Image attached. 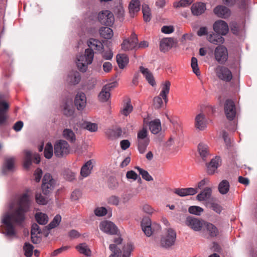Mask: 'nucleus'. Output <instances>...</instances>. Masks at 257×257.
<instances>
[{
  "mask_svg": "<svg viewBox=\"0 0 257 257\" xmlns=\"http://www.w3.org/2000/svg\"><path fill=\"white\" fill-rule=\"evenodd\" d=\"M142 12L143 13V18L145 22H150L152 18V13L151 9L147 4L143 5Z\"/></svg>",
  "mask_w": 257,
  "mask_h": 257,
  "instance_id": "40",
  "label": "nucleus"
},
{
  "mask_svg": "<svg viewBox=\"0 0 257 257\" xmlns=\"http://www.w3.org/2000/svg\"><path fill=\"white\" fill-rule=\"evenodd\" d=\"M206 5L204 3L198 2L192 5L191 8L192 14L194 16H199L205 11Z\"/></svg>",
  "mask_w": 257,
  "mask_h": 257,
  "instance_id": "27",
  "label": "nucleus"
},
{
  "mask_svg": "<svg viewBox=\"0 0 257 257\" xmlns=\"http://www.w3.org/2000/svg\"><path fill=\"white\" fill-rule=\"evenodd\" d=\"M108 186L112 189L116 188L118 186V182L116 179L113 177L110 178L108 182Z\"/></svg>",
  "mask_w": 257,
  "mask_h": 257,
  "instance_id": "64",
  "label": "nucleus"
},
{
  "mask_svg": "<svg viewBox=\"0 0 257 257\" xmlns=\"http://www.w3.org/2000/svg\"><path fill=\"white\" fill-rule=\"evenodd\" d=\"M207 40L214 45L222 44L224 42V39L220 34L214 33L213 32H209L206 37Z\"/></svg>",
  "mask_w": 257,
  "mask_h": 257,
  "instance_id": "23",
  "label": "nucleus"
},
{
  "mask_svg": "<svg viewBox=\"0 0 257 257\" xmlns=\"http://www.w3.org/2000/svg\"><path fill=\"white\" fill-rule=\"evenodd\" d=\"M64 176L66 179L70 181L75 179L76 177L75 173L70 171L66 172L64 174Z\"/></svg>",
  "mask_w": 257,
  "mask_h": 257,
  "instance_id": "63",
  "label": "nucleus"
},
{
  "mask_svg": "<svg viewBox=\"0 0 257 257\" xmlns=\"http://www.w3.org/2000/svg\"><path fill=\"white\" fill-rule=\"evenodd\" d=\"M34 246L29 242H26L23 246L24 254L26 257H31L33 254Z\"/></svg>",
  "mask_w": 257,
  "mask_h": 257,
  "instance_id": "48",
  "label": "nucleus"
},
{
  "mask_svg": "<svg viewBox=\"0 0 257 257\" xmlns=\"http://www.w3.org/2000/svg\"><path fill=\"white\" fill-rule=\"evenodd\" d=\"M133 109V106L130 103V102H128L123 106L120 112L122 114L127 116L132 111Z\"/></svg>",
  "mask_w": 257,
  "mask_h": 257,
  "instance_id": "56",
  "label": "nucleus"
},
{
  "mask_svg": "<svg viewBox=\"0 0 257 257\" xmlns=\"http://www.w3.org/2000/svg\"><path fill=\"white\" fill-rule=\"evenodd\" d=\"M135 168L138 170L140 175H142V178L146 181H150L153 180L152 177L146 170L141 168L139 167H136Z\"/></svg>",
  "mask_w": 257,
  "mask_h": 257,
  "instance_id": "52",
  "label": "nucleus"
},
{
  "mask_svg": "<svg viewBox=\"0 0 257 257\" xmlns=\"http://www.w3.org/2000/svg\"><path fill=\"white\" fill-rule=\"evenodd\" d=\"M81 80L80 73L77 71L70 72L67 77V81L70 84L75 85L78 84Z\"/></svg>",
  "mask_w": 257,
  "mask_h": 257,
  "instance_id": "31",
  "label": "nucleus"
},
{
  "mask_svg": "<svg viewBox=\"0 0 257 257\" xmlns=\"http://www.w3.org/2000/svg\"><path fill=\"white\" fill-rule=\"evenodd\" d=\"M150 143L148 132L146 128L139 131L137 134V144L139 152L143 154Z\"/></svg>",
  "mask_w": 257,
  "mask_h": 257,
  "instance_id": "4",
  "label": "nucleus"
},
{
  "mask_svg": "<svg viewBox=\"0 0 257 257\" xmlns=\"http://www.w3.org/2000/svg\"><path fill=\"white\" fill-rule=\"evenodd\" d=\"M74 102L75 106L78 110H83L87 103L85 94L83 92L78 93L75 97Z\"/></svg>",
  "mask_w": 257,
  "mask_h": 257,
  "instance_id": "20",
  "label": "nucleus"
},
{
  "mask_svg": "<svg viewBox=\"0 0 257 257\" xmlns=\"http://www.w3.org/2000/svg\"><path fill=\"white\" fill-rule=\"evenodd\" d=\"M193 2L192 0H180L179 2H175L173 3V7L175 8L180 7H187Z\"/></svg>",
  "mask_w": 257,
  "mask_h": 257,
  "instance_id": "51",
  "label": "nucleus"
},
{
  "mask_svg": "<svg viewBox=\"0 0 257 257\" xmlns=\"http://www.w3.org/2000/svg\"><path fill=\"white\" fill-rule=\"evenodd\" d=\"M215 60L220 64H224L228 59V51L222 45L217 46L214 50Z\"/></svg>",
  "mask_w": 257,
  "mask_h": 257,
  "instance_id": "11",
  "label": "nucleus"
},
{
  "mask_svg": "<svg viewBox=\"0 0 257 257\" xmlns=\"http://www.w3.org/2000/svg\"><path fill=\"white\" fill-rule=\"evenodd\" d=\"M94 213L97 216H102L107 213V210L105 207H99L95 209Z\"/></svg>",
  "mask_w": 257,
  "mask_h": 257,
  "instance_id": "60",
  "label": "nucleus"
},
{
  "mask_svg": "<svg viewBox=\"0 0 257 257\" xmlns=\"http://www.w3.org/2000/svg\"><path fill=\"white\" fill-rule=\"evenodd\" d=\"M61 220V216L60 215H57L49 225L47 226H45V228H47L48 230L53 229L59 224Z\"/></svg>",
  "mask_w": 257,
  "mask_h": 257,
  "instance_id": "47",
  "label": "nucleus"
},
{
  "mask_svg": "<svg viewBox=\"0 0 257 257\" xmlns=\"http://www.w3.org/2000/svg\"><path fill=\"white\" fill-rule=\"evenodd\" d=\"M98 19L101 24L108 26H111L114 21L113 14L108 10L102 11L100 12L98 15Z\"/></svg>",
  "mask_w": 257,
  "mask_h": 257,
  "instance_id": "10",
  "label": "nucleus"
},
{
  "mask_svg": "<svg viewBox=\"0 0 257 257\" xmlns=\"http://www.w3.org/2000/svg\"><path fill=\"white\" fill-rule=\"evenodd\" d=\"M140 71L148 82L152 86L156 85V81L152 73L147 68L140 67Z\"/></svg>",
  "mask_w": 257,
  "mask_h": 257,
  "instance_id": "25",
  "label": "nucleus"
},
{
  "mask_svg": "<svg viewBox=\"0 0 257 257\" xmlns=\"http://www.w3.org/2000/svg\"><path fill=\"white\" fill-rule=\"evenodd\" d=\"M100 35L106 39H110L113 36V31L108 27H102L99 30Z\"/></svg>",
  "mask_w": 257,
  "mask_h": 257,
  "instance_id": "42",
  "label": "nucleus"
},
{
  "mask_svg": "<svg viewBox=\"0 0 257 257\" xmlns=\"http://www.w3.org/2000/svg\"><path fill=\"white\" fill-rule=\"evenodd\" d=\"M209 183V180L204 178L198 182L196 188H176L174 193H197L199 190H203Z\"/></svg>",
  "mask_w": 257,
  "mask_h": 257,
  "instance_id": "9",
  "label": "nucleus"
},
{
  "mask_svg": "<svg viewBox=\"0 0 257 257\" xmlns=\"http://www.w3.org/2000/svg\"><path fill=\"white\" fill-rule=\"evenodd\" d=\"M220 162V158L219 157H215L212 159L210 163L207 166L208 172L209 174H213L216 169H217Z\"/></svg>",
  "mask_w": 257,
  "mask_h": 257,
  "instance_id": "39",
  "label": "nucleus"
},
{
  "mask_svg": "<svg viewBox=\"0 0 257 257\" xmlns=\"http://www.w3.org/2000/svg\"><path fill=\"white\" fill-rule=\"evenodd\" d=\"M25 157L24 160V166L28 168L31 165L32 159L34 158V162L38 164L40 162V157L37 154H32L31 151L26 150L25 151Z\"/></svg>",
  "mask_w": 257,
  "mask_h": 257,
  "instance_id": "15",
  "label": "nucleus"
},
{
  "mask_svg": "<svg viewBox=\"0 0 257 257\" xmlns=\"http://www.w3.org/2000/svg\"><path fill=\"white\" fill-rule=\"evenodd\" d=\"M53 154V146L50 143L46 144L44 149V156L47 159H50Z\"/></svg>",
  "mask_w": 257,
  "mask_h": 257,
  "instance_id": "53",
  "label": "nucleus"
},
{
  "mask_svg": "<svg viewBox=\"0 0 257 257\" xmlns=\"http://www.w3.org/2000/svg\"><path fill=\"white\" fill-rule=\"evenodd\" d=\"M138 40L137 35L133 33L128 39L123 40L121 48L124 51H128L136 48L138 46Z\"/></svg>",
  "mask_w": 257,
  "mask_h": 257,
  "instance_id": "14",
  "label": "nucleus"
},
{
  "mask_svg": "<svg viewBox=\"0 0 257 257\" xmlns=\"http://www.w3.org/2000/svg\"><path fill=\"white\" fill-rule=\"evenodd\" d=\"M93 168V161L89 160L81 168V175L83 177H87Z\"/></svg>",
  "mask_w": 257,
  "mask_h": 257,
  "instance_id": "36",
  "label": "nucleus"
},
{
  "mask_svg": "<svg viewBox=\"0 0 257 257\" xmlns=\"http://www.w3.org/2000/svg\"><path fill=\"white\" fill-rule=\"evenodd\" d=\"M211 194H198L197 199L199 201H204L206 205L217 213H220L222 207L219 204L216 199L211 196Z\"/></svg>",
  "mask_w": 257,
  "mask_h": 257,
  "instance_id": "5",
  "label": "nucleus"
},
{
  "mask_svg": "<svg viewBox=\"0 0 257 257\" xmlns=\"http://www.w3.org/2000/svg\"><path fill=\"white\" fill-rule=\"evenodd\" d=\"M76 249L79 253L86 256H90L91 251L86 243H80L76 246Z\"/></svg>",
  "mask_w": 257,
  "mask_h": 257,
  "instance_id": "38",
  "label": "nucleus"
},
{
  "mask_svg": "<svg viewBox=\"0 0 257 257\" xmlns=\"http://www.w3.org/2000/svg\"><path fill=\"white\" fill-rule=\"evenodd\" d=\"M35 218L37 222L41 225H45L48 222V216L42 212H37L35 214Z\"/></svg>",
  "mask_w": 257,
  "mask_h": 257,
  "instance_id": "43",
  "label": "nucleus"
},
{
  "mask_svg": "<svg viewBox=\"0 0 257 257\" xmlns=\"http://www.w3.org/2000/svg\"><path fill=\"white\" fill-rule=\"evenodd\" d=\"M224 112L227 118L232 120L236 114L234 102L231 100H227L224 104Z\"/></svg>",
  "mask_w": 257,
  "mask_h": 257,
  "instance_id": "18",
  "label": "nucleus"
},
{
  "mask_svg": "<svg viewBox=\"0 0 257 257\" xmlns=\"http://www.w3.org/2000/svg\"><path fill=\"white\" fill-rule=\"evenodd\" d=\"M174 44V40L171 38L162 39L160 43V49L162 52H167L171 49Z\"/></svg>",
  "mask_w": 257,
  "mask_h": 257,
  "instance_id": "26",
  "label": "nucleus"
},
{
  "mask_svg": "<svg viewBox=\"0 0 257 257\" xmlns=\"http://www.w3.org/2000/svg\"><path fill=\"white\" fill-rule=\"evenodd\" d=\"M171 87V82L168 80H165L161 83V90L160 93V96L163 99L165 104L168 101V95L169 93Z\"/></svg>",
  "mask_w": 257,
  "mask_h": 257,
  "instance_id": "24",
  "label": "nucleus"
},
{
  "mask_svg": "<svg viewBox=\"0 0 257 257\" xmlns=\"http://www.w3.org/2000/svg\"><path fill=\"white\" fill-rule=\"evenodd\" d=\"M94 53L91 49H86L83 55H79L76 57V63L78 69L81 72H85L88 66L93 61Z\"/></svg>",
  "mask_w": 257,
  "mask_h": 257,
  "instance_id": "3",
  "label": "nucleus"
},
{
  "mask_svg": "<svg viewBox=\"0 0 257 257\" xmlns=\"http://www.w3.org/2000/svg\"><path fill=\"white\" fill-rule=\"evenodd\" d=\"M122 238L118 236L114 239L115 244L109 245V248L112 252L109 257H131L132 251L134 249V246L132 243H127L124 246L122 249V253L120 248L117 246V244H120L122 242Z\"/></svg>",
  "mask_w": 257,
  "mask_h": 257,
  "instance_id": "2",
  "label": "nucleus"
},
{
  "mask_svg": "<svg viewBox=\"0 0 257 257\" xmlns=\"http://www.w3.org/2000/svg\"><path fill=\"white\" fill-rule=\"evenodd\" d=\"M191 66L193 70V72L197 76L200 75V72L198 65V61L196 58L192 57L191 59Z\"/></svg>",
  "mask_w": 257,
  "mask_h": 257,
  "instance_id": "54",
  "label": "nucleus"
},
{
  "mask_svg": "<svg viewBox=\"0 0 257 257\" xmlns=\"http://www.w3.org/2000/svg\"><path fill=\"white\" fill-rule=\"evenodd\" d=\"M31 200L29 194H23L18 198L10 213L6 214L3 219L5 225V231L8 235H14L15 233L14 224L21 225L26 219V213L29 210Z\"/></svg>",
  "mask_w": 257,
  "mask_h": 257,
  "instance_id": "1",
  "label": "nucleus"
},
{
  "mask_svg": "<svg viewBox=\"0 0 257 257\" xmlns=\"http://www.w3.org/2000/svg\"><path fill=\"white\" fill-rule=\"evenodd\" d=\"M229 189V182L225 180H222L218 185V190L220 193H227Z\"/></svg>",
  "mask_w": 257,
  "mask_h": 257,
  "instance_id": "49",
  "label": "nucleus"
},
{
  "mask_svg": "<svg viewBox=\"0 0 257 257\" xmlns=\"http://www.w3.org/2000/svg\"><path fill=\"white\" fill-rule=\"evenodd\" d=\"M198 152L200 157L204 160L209 156L208 148L207 145L200 143L198 147Z\"/></svg>",
  "mask_w": 257,
  "mask_h": 257,
  "instance_id": "41",
  "label": "nucleus"
},
{
  "mask_svg": "<svg viewBox=\"0 0 257 257\" xmlns=\"http://www.w3.org/2000/svg\"><path fill=\"white\" fill-rule=\"evenodd\" d=\"M190 213L196 215H200L201 213L203 211V209L197 206H190L188 209Z\"/></svg>",
  "mask_w": 257,
  "mask_h": 257,
  "instance_id": "57",
  "label": "nucleus"
},
{
  "mask_svg": "<svg viewBox=\"0 0 257 257\" xmlns=\"http://www.w3.org/2000/svg\"><path fill=\"white\" fill-rule=\"evenodd\" d=\"M55 182L49 173L45 174L43 178L42 189L43 192H50L54 188Z\"/></svg>",
  "mask_w": 257,
  "mask_h": 257,
  "instance_id": "17",
  "label": "nucleus"
},
{
  "mask_svg": "<svg viewBox=\"0 0 257 257\" xmlns=\"http://www.w3.org/2000/svg\"><path fill=\"white\" fill-rule=\"evenodd\" d=\"M185 224L196 231H200L203 226V223L200 220L191 216L186 218Z\"/></svg>",
  "mask_w": 257,
  "mask_h": 257,
  "instance_id": "21",
  "label": "nucleus"
},
{
  "mask_svg": "<svg viewBox=\"0 0 257 257\" xmlns=\"http://www.w3.org/2000/svg\"><path fill=\"white\" fill-rule=\"evenodd\" d=\"M204 226L210 237H214L219 235V232L218 228L212 223L205 222Z\"/></svg>",
  "mask_w": 257,
  "mask_h": 257,
  "instance_id": "34",
  "label": "nucleus"
},
{
  "mask_svg": "<svg viewBox=\"0 0 257 257\" xmlns=\"http://www.w3.org/2000/svg\"><path fill=\"white\" fill-rule=\"evenodd\" d=\"M215 32L221 35H225L228 32V26L227 24L222 20L216 21L213 26Z\"/></svg>",
  "mask_w": 257,
  "mask_h": 257,
  "instance_id": "19",
  "label": "nucleus"
},
{
  "mask_svg": "<svg viewBox=\"0 0 257 257\" xmlns=\"http://www.w3.org/2000/svg\"><path fill=\"white\" fill-rule=\"evenodd\" d=\"M142 230L148 236H150L153 233L151 220L148 218H144L141 223Z\"/></svg>",
  "mask_w": 257,
  "mask_h": 257,
  "instance_id": "30",
  "label": "nucleus"
},
{
  "mask_svg": "<svg viewBox=\"0 0 257 257\" xmlns=\"http://www.w3.org/2000/svg\"><path fill=\"white\" fill-rule=\"evenodd\" d=\"M63 137L70 142H74L76 136L74 133L70 129H65L63 132Z\"/></svg>",
  "mask_w": 257,
  "mask_h": 257,
  "instance_id": "44",
  "label": "nucleus"
},
{
  "mask_svg": "<svg viewBox=\"0 0 257 257\" xmlns=\"http://www.w3.org/2000/svg\"><path fill=\"white\" fill-rule=\"evenodd\" d=\"M176 239V231L172 228H169L161 238L160 246L163 248H168L174 245Z\"/></svg>",
  "mask_w": 257,
  "mask_h": 257,
  "instance_id": "6",
  "label": "nucleus"
},
{
  "mask_svg": "<svg viewBox=\"0 0 257 257\" xmlns=\"http://www.w3.org/2000/svg\"><path fill=\"white\" fill-rule=\"evenodd\" d=\"M126 177L128 179H132L134 181L137 180L138 178V174L134 171H128L126 172Z\"/></svg>",
  "mask_w": 257,
  "mask_h": 257,
  "instance_id": "62",
  "label": "nucleus"
},
{
  "mask_svg": "<svg viewBox=\"0 0 257 257\" xmlns=\"http://www.w3.org/2000/svg\"><path fill=\"white\" fill-rule=\"evenodd\" d=\"M214 14L219 18L226 19L231 14L230 10L223 5H218L213 10Z\"/></svg>",
  "mask_w": 257,
  "mask_h": 257,
  "instance_id": "22",
  "label": "nucleus"
},
{
  "mask_svg": "<svg viewBox=\"0 0 257 257\" xmlns=\"http://www.w3.org/2000/svg\"><path fill=\"white\" fill-rule=\"evenodd\" d=\"M129 11L131 17H134L140 10V2L139 0H132L129 5Z\"/></svg>",
  "mask_w": 257,
  "mask_h": 257,
  "instance_id": "33",
  "label": "nucleus"
},
{
  "mask_svg": "<svg viewBox=\"0 0 257 257\" xmlns=\"http://www.w3.org/2000/svg\"><path fill=\"white\" fill-rule=\"evenodd\" d=\"M149 129L153 134H158L162 130L161 123L159 119H155L149 123Z\"/></svg>",
  "mask_w": 257,
  "mask_h": 257,
  "instance_id": "32",
  "label": "nucleus"
},
{
  "mask_svg": "<svg viewBox=\"0 0 257 257\" xmlns=\"http://www.w3.org/2000/svg\"><path fill=\"white\" fill-rule=\"evenodd\" d=\"M99 227L101 230L109 234H117L118 232L117 227L110 221L104 220L101 222Z\"/></svg>",
  "mask_w": 257,
  "mask_h": 257,
  "instance_id": "13",
  "label": "nucleus"
},
{
  "mask_svg": "<svg viewBox=\"0 0 257 257\" xmlns=\"http://www.w3.org/2000/svg\"><path fill=\"white\" fill-rule=\"evenodd\" d=\"M74 112V109L72 105L66 102L63 106L64 114L67 116H71L73 115Z\"/></svg>",
  "mask_w": 257,
  "mask_h": 257,
  "instance_id": "50",
  "label": "nucleus"
},
{
  "mask_svg": "<svg viewBox=\"0 0 257 257\" xmlns=\"http://www.w3.org/2000/svg\"><path fill=\"white\" fill-rule=\"evenodd\" d=\"M116 61L119 68L123 69L128 64L129 59L126 54H118L116 56Z\"/></svg>",
  "mask_w": 257,
  "mask_h": 257,
  "instance_id": "35",
  "label": "nucleus"
},
{
  "mask_svg": "<svg viewBox=\"0 0 257 257\" xmlns=\"http://www.w3.org/2000/svg\"><path fill=\"white\" fill-rule=\"evenodd\" d=\"M31 241L34 244L39 243L42 240V231L37 223H33L31 231Z\"/></svg>",
  "mask_w": 257,
  "mask_h": 257,
  "instance_id": "16",
  "label": "nucleus"
},
{
  "mask_svg": "<svg viewBox=\"0 0 257 257\" xmlns=\"http://www.w3.org/2000/svg\"><path fill=\"white\" fill-rule=\"evenodd\" d=\"M88 45L89 47L97 51H101L103 49V45L102 43L96 39H90L88 43Z\"/></svg>",
  "mask_w": 257,
  "mask_h": 257,
  "instance_id": "45",
  "label": "nucleus"
},
{
  "mask_svg": "<svg viewBox=\"0 0 257 257\" xmlns=\"http://www.w3.org/2000/svg\"><path fill=\"white\" fill-rule=\"evenodd\" d=\"M70 146L64 140H59L54 145V154L58 157H61L69 154Z\"/></svg>",
  "mask_w": 257,
  "mask_h": 257,
  "instance_id": "7",
  "label": "nucleus"
},
{
  "mask_svg": "<svg viewBox=\"0 0 257 257\" xmlns=\"http://www.w3.org/2000/svg\"><path fill=\"white\" fill-rule=\"evenodd\" d=\"M217 77L220 80L229 82L232 78V74L231 71L226 67L218 66L215 70Z\"/></svg>",
  "mask_w": 257,
  "mask_h": 257,
  "instance_id": "8",
  "label": "nucleus"
},
{
  "mask_svg": "<svg viewBox=\"0 0 257 257\" xmlns=\"http://www.w3.org/2000/svg\"><path fill=\"white\" fill-rule=\"evenodd\" d=\"M84 127L91 132H95L97 131L98 125L96 123L86 122L84 123Z\"/></svg>",
  "mask_w": 257,
  "mask_h": 257,
  "instance_id": "55",
  "label": "nucleus"
},
{
  "mask_svg": "<svg viewBox=\"0 0 257 257\" xmlns=\"http://www.w3.org/2000/svg\"><path fill=\"white\" fill-rule=\"evenodd\" d=\"M9 108V105L5 101L0 100V125L6 121V112Z\"/></svg>",
  "mask_w": 257,
  "mask_h": 257,
  "instance_id": "29",
  "label": "nucleus"
},
{
  "mask_svg": "<svg viewBox=\"0 0 257 257\" xmlns=\"http://www.w3.org/2000/svg\"><path fill=\"white\" fill-rule=\"evenodd\" d=\"M108 202L109 204L118 205L121 202V201L120 200V197L115 195H112L109 198Z\"/></svg>",
  "mask_w": 257,
  "mask_h": 257,
  "instance_id": "59",
  "label": "nucleus"
},
{
  "mask_svg": "<svg viewBox=\"0 0 257 257\" xmlns=\"http://www.w3.org/2000/svg\"><path fill=\"white\" fill-rule=\"evenodd\" d=\"M47 194H36V201L40 205H45L48 202V198L46 196Z\"/></svg>",
  "mask_w": 257,
  "mask_h": 257,
  "instance_id": "46",
  "label": "nucleus"
},
{
  "mask_svg": "<svg viewBox=\"0 0 257 257\" xmlns=\"http://www.w3.org/2000/svg\"><path fill=\"white\" fill-rule=\"evenodd\" d=\"M117 84L116 82H113L104 85L98 95L99 100L101 102L108 101L110 97V91L116 87Z\"/></svg>",
  "mask_w": 257,
  "mask_h": 257,
  "instance_id": "12",
  "label": "nucleus"
},
{
  "mask_svg": "<svg viewBox=\"0 0 257 257\" xmlns=\"http://www.w3.org/2000/svg\"><path fill=\"white\" fill-rule=\"evenodd\" d=\"M163 98L159 95L158 96H156L154 97V106L156 108H160L161 107H163Z\"/></svg>",
  "mask_w": 257,
  "mask_h": 257,
  "instance_id": "58",
  "label": "nucleus"
},
{
  "mask_svg": "<svg viewBox=\"0 0 257 257\" xmlns=\"http://www.w3.org/2000/svg\"><path fill=\"white\" fill-rule=\"evenodd\" d=\"M70 247L69 246H62L58 249L55 250L54 251H53L51 253V256H56L57 255H58L59 254L62 252L63 251L67 250V249L70 248Z\"/></svg>",
  "mask_w": 257,
  "mask_h": 257,
  "instance_id": "61",
  "label": "nucleus"
},
{
  "mask_svg": "<svg viewBox=\"0 0 257 257\" xmlns=\"http://www.w3.org/2000/svg\"><path fill=\"white\" fill-rule=\"evenodd\" d=\"M15 168V159L13 157L7 158L3 167V171L6 173L7 171H13Z\"/></svg>",
  "mask_w": 257,
  "mask_h": 257,
  "instance_id": "37",
  "label": "nucleus"
},
{
  "mask_svg": "<svg viewBox=\"0 0 257 257\" xmlns=\"http://www.w3.org/2000/svg\"><path fill=\"white\" fill-rule=\"evenodd\" d=\"M195 126L196 128L200 131H203L206 127V120L202 113H200L196 116Z\"/></svg>",
  "mask_w": 257,
  "mask_h": 257,
  "instance_id": "28",
  "label": "nucleus"
}]
</instances>
